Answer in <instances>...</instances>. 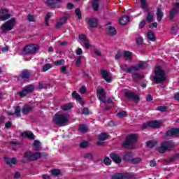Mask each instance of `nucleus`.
Instances as JSON below:
<instances>
[{"label": "nucleus", "instance_id": "obj_21", "mask_svg": "<svg viewBox=\"0 0 179 179\" xmlns=\"http://www.w3.org/2000/svg\"><path fill=\"white\" fill-rule=\"evenodd\" d=\"M157 19L158 22H162V19H163V17L164 16V13H163V8L161 6H159L157 8Z\"/></svg>", "mask_w": 179, "mask_h": 179}, {"label": "nucleus", "instance_id": "obj_28", "mask_svg": "<svg viewBox=\"0 0 179 179\" xmlns=\"http://www.w3.org/2000/svg\"><path fill=\"white\" fill-rule=\"evenodd\" d=\"M143 78H145V76H143L139 73L132 75V79H133L134 82H135L136 83H138V82H139V80H142V79H143Z\"/></svg>", "mask_w": 179, "mask_h": 179}, {"label": "nucleus", "instance_id": "obj_10", "mask_svg": "<svg viewBox=\"0 0 179 179\" xmlns=\"http://www.w3.org/2000/svg\"><path fill=\"white\" fill-rule=\"evenodd\" d=\"M38 51V47L37 45H28L24 48V52L29 55H34Z\"/></svg>", "mask_w": 179, "mask_h": 179}, {"label": "nucleus", "instance_id": "obj_26", "mask_svg": "<svg viewBox=\"0 0 179 179\" xmlns=\"http://www.w3.org/2000/svg\"><path fill=\"white\" fill-rule=\"evenodd\" d=\"M106 31L109 36H115L117 34V30L112 26H109L106 29Z\"/></svg>", "mask_w": 179, "mask_h": 179}, {"label": "nucleus", "instance_id": "obj_8", "mask_svg": "<svg viewBox=\"0 0 179 179\" xmlns=\"http://www.w3.org/2000/svg\"><path fill=\"white\" fill-rule=\"evenodd\" d=\"M134 174L129 173H117L111 176V179H132Z\"/></svg>", "mask_w": 179, "mask_h": 179}, {"label": "nucleus", "instance_id": "obj_44", "mask_svg": "<svg viewBox=\"0 0 179 179\" xmlns=\"http://www.w3.org/2000/svg\"><path fill=\"white\" fill-rule=\"evenodd\" d=\"M51 173L54 177H58L61 174V170L59 169H53L51 171Z\"/></svg>", "mask_w": 179, "mask_h": 179}, {"label": "nucleus", "instance_id": "obj_15", "mask_svg": "<svg viewBox=\"0 0 179 179\" xmlns=\"http://www.w3.org/2000/svg\"><path fill=\"white\" fill-rule=\"evenodd\" d=\"M30 78H31V71L28 69L22 70L21 74L19 76V78L22 80H29Z\"/></svg>", "mask_w": 179, "mask_h": 179}, {"label": "nucleus", "instance_id": "obj_60", "mask_svg": "<svg viewBox=\"0 0 179 179\" xmlns=\"http://www.w3.org/2000/svg\"><path fill=\"white\" fill-rule=\"evenodd\" d=\"M68 20V17L66 16H64L62 18H60L59 20V21H60L61 22L63 23V24H65V23H66V21Z\"/></svg>", "mask_w": 179, "mask_h": 179}, {"label": "nucleus", "instance_id": "obj_52", "mask_svg": "<svg viewBox=\"0 0 179 179\" xmlns=\"http://www.w3.org/2000/svg\"><path fill=\"white\" fill-rule=\"evenodd\" d=\"M64 64H65V60L64 59L57 60L55 62V66H59L61 65H64Z\"/></svg>", "mask_w": 179, "mask_h": 179}, {"label": "nucleus", "instance_id": "obj_55", "mask_svg": "<svg viewBox=\"0 0 179 179\" xmlns=\"http://www.w3.org/2000/svg\"><path fill=\"white\" fill-rule=\"evenodd\" d=\"M76 15L78 16V19L80 20L82 19V12L80 11V9L76 8L75 10Z\"/></svg>", "mask_w": 179, "mask_h": 179}, {"label": "nucleus", "instance_id": "obj_53", "mask_svg": "<svg viewBox=\"0 0 179 179\" xmlns=\"http://www.w3.org/2000/svg\"><path fill=\"white\" fill-rule=\"evenodd\" d=\"M83 157L84 159H90V160H93V155L90 152L85 153Z\"/></svg>", "mask_w": 179, "mask_h": 179}, {"label": "nucleus", "instance_id": "obj_13", "mask_svg": "<svg viewBox=\"0 0 179 179\" xmlns=\"http://www.w3.org/2000/svg\"><path fill=\"white\" fill-rule=\"evenodd\" d=\"M96 94L99 101H101L102 103H106V98L107 93L106 92L104 89L96 90Z\"/></svg>", "mask_w": 179, "mask_h": 179}, {"label": "nucleus", "instance_id": "obj_3", "mask_svg": "<svg viewBox=\"0 0 179 179\" xmlns=\"http://www.w3.org/2000/svg\"><path fill=\"white\" fill-rule=\"evenodd\" d=\"M136 141H138V134H130L126 138L123 146L127 149H135L134 145L136 143Z\"/></svg>", "mask_w": 179, "mask_h": 179}, {"label": "nucleus", "instance_id": "obj_2", "mask_svg": "<svg viewBox=\"0 0 179 179\" xmlns=\"http://www.w3.org/2000/svg\"><path fill=\"white\" fill-rule=\"evenodd\" d=\"M43 156L47 157L48 154L45 152H33L31 151H27L24 155V159H27V160H29V162H34L36 160H38V159H41Z\"/></svg>", "mask_w": 179, "mask_h": 179}, {"label": "nucleus", "instance_id": "obj_54", "mask_svg": "<svg viewBox=\"0 0 179 179\" xmlns=\"http://www.w3.org/2000/svg\"><path fill=\"white\" fill-rule=\"evenodd\" d=\"M80 147L82 148H86L89 147V142L88 141H83L80 143Z\"/></svg>", "mask_w": 179, "mask_h": 179}, {"label": "nucleus", "instance_id": "obj_33", "mask_svg": "<svg viewBox=\"0 0 179 179\" xmlns=\"http://www.w3.org/2000/svg\"><path fill=\"white\" fill-rule=\"evenodd\" d=\"M108 136H110V135L107 133H101L99 135L98 138L99 141H106V139H108Z\"/></svg>", "mask_w": 179, "mask_h": 179}, {"label": "nucleus", "instance_id": "obj_41", "mask_svg": "<svg viewBox=\"0 0 179 179\" xmlns=\"http://www.w3.org/2000/svg\"><path fill=\"white\" fill-rule=\"evenodd\" d=\"M141 162H142V158L141 157L131 158V161H130V162L132 164H138V163H141Z\"/></svg>", "mask_w": 179, "mask_h": 179}, {"label": "nucleus", "instance_id": "obj_9", "mask_svg": "<svg viewBox=\"0 0 179 179\" xmlns=\"http://www.w3.org/2000/svg\"><path fill=\"white\" fill-rule=\"evenodd\" d=\"M34 90V86H33V85H29L24 87L22 91L17 92V94H19L20 97H26L27 94H29V93H33Z\"/></svg>", "mask_w": 179, "mask_h": 179}, {"label": "nucleus", "instance_id": "obj_30", "mask_svg": "<svg viewBox=\"0 0 179 179\" xmlns=\"http://www.w3.org/2000/svg\"><path fill=\"white\" fill-rule=\"evenodd\" d=\"M137 66L139 71H141V69H146V68L149 66V64H148V62H138V65Z\"/></svg>", "mask_w": 179, "mask_h": 179}, {"label": "nucleus", "instance_id": "obj_18", "mask_svg": "<svg viewBox=\"0 0 179 179\" xmlns=\"http://www.w3.org/2000/svg\"><path fill=\"white\" fill-rule=\"evenodd\" d=\"M122 160L124 162H131L134 157V153L132 152L126 151L122 152Z\"/></svg>", "mask_w": 179, "mask_h": 179}, {"label": "nucleus", "instance_id": "obj_16", "mask_svg": "<svg viewBox=\"0 0 179 179\" xmlns=\"http://www.w3.org/2000/svg\"><path fill=\"white\" fill-rule=\"evenodd\" d=\"M0 20L5 21L8 20V19H10V15L9 14V10L6 8H1L0 9Z\"/></svg>", "mask_w": 179, "mask_h": 179}, {"label": "nucleus", "instance_id": "obj_31", "mask_svg": "<svg viewBox=\"0 0 179 179\" xmlns=\"http://www.w3.org/2000/svg\"><path fill=\"white\" fill-rule=\"evenodd\" d=\"M34 150L36 152L41 150V143L37 140H35L34 142Z\"/></svg>", "mask_w": 179, "mask_h": 179}, {"label": "nucleus", "instance_id": "obj_29", "mask_svg": "<svg viewBox=\"0 0 179 179\" xmlns=\"http://www.w3.org/2000/svg\"><path fill=\"white\" fill-rule=\"evenodd\" d=\"M129 22V17L127 15H124L120 19V24H122V25L128 24Z\"/></svg>", "mask_w": 179, "mask_h": 179}, {"label": "nucleus", "instance_id": "obj_37", "mask_svg": "<svg viewBox=\"0 0 179 179\" xmlns=\"http://www.w3.org/2000/svg\"><path fill=\"white\" fill-rule=\"evenodd\" d=\"M146 145H147L148 148L152 149V148H155V146H156V145H157V142L153 141H148L146 142Z\"/></svg>", "mask_w": 179, "mask_h": 179}, {"label": "nucleus", "instance_id": "obj_5", "mask_svg": "<svg viewBox=\"0 0 179 179\" xmlns=\"http://www.w3.org/2000/svg\"><path fill=\"white\" fill-rule=\"evenodd\" d=\"M15 24L16 18H11L10 20L6 21L1 27L3 34H6L7 31H10V30H13Z\"/></svg>", "mask_w": 179, "mask_h": 179}, {"label": "nucleus", "instance_id": "obj_50", "mask_svg": "<svg viewBox=\"0 0 179 179\" xmlns=\"http://www.w3.org/2000/svg\"><path fill=\"white\" fill-rule=\"evenodd\" d=\"M100 3H96V1H92V9L95 11L99 10V6Z\"/></svg>", "mask_w": 179, "mask_h": 179}, {"label": "nucleus", "instance_id": "obj_35", "mask_svg": "<svg viewBox=\"0 0 179 179\" xmlns=\"http://www.w3.org/2000/svg\"><path fill=\"white\" fill-rule=\"evenodd\" d=\"M178 13L177 11H175L174 10H171L169 12V18L170 20H174V17H176V16H177V14Z\"/></svg>", "mask_w": 179, "mask_h": 179}, {"label": "nucleus", "instance_id": "obj_39", "mask_svg": "<svg viewBox=\"0 0 179 179\" xmlns=\"http://www.w3.org/2000/svg\"><path fill=\"white\" fill-rule=\"evenodd\" d=\"M52 68V64L48 63L42 66V69L43 72H47V71H49V69H51Z\"/></svg>", "mask_w": 179, "mask_h": 179}, {"label": "nucleus", "instance_id": "obj_1", "mask_svg": "<svg viewBox=\"0 0 179 179\" xmlns=\"http://www.w3.org/2000/svg\"><path fill=\"white\" fill-rule=\"evenodd\" d=\"M150 80L156 85L164 83L167 80V76L166 71L162 69V66H157L154 69V73L151 75Z\"/></svg>", "mask_w": 179, "mask_h": 179}, {"label": "nucleus", "instance_id": "obj_47", "mask_svg": "<svg viewBox=\"0 0 179 179\" xmlns=\"http://www.w3.org/2000/svg\"><path fill=\"white\" fill-rule=\"evenodd\" d=\"M124 55L125 57V58H127V59H129V61H131L132 59L131 57H132V52H129V51H125L124 53Z\"/></svg>", "mask_w": 179, "mask_h": 179}, {"label": "nucleus", "instance_id": "obj_49", "mask_svg": "<svg viewBox=\"0 0 179 179\" xmlns=\"http://www.w3.org/2000/svg\"><path fill=\"white\" fill-rule=\"evenodd\" d=\"M82 65V56L77 57L76 61V66H80Z\"/></svg>", "mask_w": 179, "mask_h": 179}, {"label": "nucleus", "instance_id": "obj_51", "mask_svg": "<svg viewBox=\"0 0 179 179\" xmlns=\"http://www.w3.org/2000/svg\"><path fill=\"white\" fill-rule=\"evenodd\" d=\"M22 111V109H20V106H17L15 109L14 114L17 115V117H20V112Z\"/></svg>", "mask_w": 179, "mask_h": 179}, {"label": "nucleus", "instance_id": "obj_14", "mask_svg": "<svg viewBox=\"0 0 179 179\" xmlns=\"http://www.w3.org/2000/svg\"><path fill=\"white\" fill-rule=\"evenodd\" d=\"M173 136H179V129L178 128H173L171 130H168L165 135L166 139H170V138Z\"/></svg>", "mask_w": 179, "mask_h": 179}, {"label": "nucleus", "instance_id": "obj_27", "mask_svg": "<svg viewBox=\"0 0 179 179\" xmlns=\"http://www.w3.org/2000/svg\"><path fill=\"white\" fill-rule=\"evenodd\" d=\"M136 72H139V67H138V66H131L128 69V73H132V75H135L138 74Z\"/></svg>", "mask_w": 179, "mask_h": 179}, {"label": "nucleus", "instance_id": "obj_19", "mask_svg": "<svg viewBox=\"0 0 179 179\" xmlns=\"http://www.w3.org/2000/svg\"><path fill=\"white\" fill-rule=\"evenodd\" d=\"M87 23H88L90 27L93 29L94 27H97L99 25V20H97L96 18L91 17L87 19Z\"/></svg>", "mask_w": 179, "mask_h": 179}, {"label": "nucleus", "instance_id": "obj_40", "mask_svg": "<svg viewBox=\"0 0 179 179\" xmlns=\"http://www.w3.org/2000/svg\"><path fill=\"white\" fill-rule=\"evenodd\" d=\"M47 3L48 6H50V8H55L58 2L55 1V0H48Z\"/></svg>", "mask_w": 179, "mask_h": 179}, {"label": "nucleus", "instance_id": "obj_6", "mask_svg": "<svg viewBox=\"0 0 179 179\" xmlns=\"http://www.w3.org/2000/svg\"><path fill=\"white\" fill-rule=\"evenodd\" d=\"M176 146V144L172 141H164L161 143V146L158 148L159 153H166L167 150H171Z\"/></svg>", "mask_w": 179, "mask_h": 179}, {"label": "nucleus", "instance_id": "obj_17", "mask_svg": "<svg viewBox=\"0 0 179 179\" xmlns=\"http://www.w3.org/2000/svg\"><path fill=\"white\" fill-rule=\"evenodd\" d=\"M145 12L147 13V15L145 17V22H148V23H152V22H153V19H155V12L149 10V8L145 10Z\"/></svg>", "mask_w": 179, "mask_h": 179}, {"label": "nucleus", "instance_id": "obj_59", "mask_svg": "<svg viewBox=\"0 0 179 179\" xmlns=\"http://www.w3.org/2000/svg\"><path fill=\"white\" fill-rule=\"evenodd\" d=\"M145 24H146V20H143L140 22V24H139V25H138L139 29H143V28L145 27Z\"/></svg>", "mask_w": 179, "mask_h": 179}, {"label": "nucleus", "instance_id": "obj_25", "mask_svg": "<svg viewBox=\"0 0 179 179\" xmlns=\"http://www.w3.org/2000/svg\"><path fill=\"white\" fill-rule=\"evenodd\" d=\"M21 136L28 138V139H34V134L31 131H25L21 134Z\"/></svg>", "mask_w": 179, "mask_h": 179}, {"label": "nucleus", "instance_id": "obj_45", "mask_svg": "<svg viewBox=\"0 0 179 179\" xmlns=\"http://www.w3.org/2000/svg\"><path fill=\"white\" fill-rule=\"evenodd\" d=\"M127 112L124 110H122L119 111L118 113H117L116 117H118L119 118H122V117H127Z\"/></svg>", "mask_w": 179, "mask_h": 179}, {"label": "nucleus", "instance_id": "obj_56", "mask_svg": "<svg viewBox=\"0 0 179 179\" xmlns=\"http://www.w3.org/2000/svg\"><path fill=\"white\" fill-rule=\"evenodd\" d=\"M172 10H175V12H178V13H179V3H173V8H172Z\"/></svg>", "mask_w": 179, "mask_h": 179}, {"label": "nucleus", "instance_id": "obj_62", "mask_svg": "<svg viewBox=\"0 0 179 179\" xmlns=\"http://www.w3.org/2000/svg\"><path fill=\"white\" fill-rule=\"evenodd\" d=\"M64 26V23L61 22V21H58L56 24L55 28L56 29H60V27H62Z\"/></svg>", "mask_w": 179, "mask_h": 179}, {"label": "nucleus", "instance_id": "obj_58", "mask_svg": "<svg viewBox=\"0 0 179 179\" xmlns=\"http://www.w3.org/2000/svg\"><path fill=\"white\" fill-rule=\"evenodd\" d=\"M158 111H161L162 113H164L167 111V107L166 106H159L157 108Z\"/></svg>", "mask_w": 179, "mask_h": 179}, {"label": "nucleus", "instance_id": "obj_38", "mask_svg": "<svg viewBox=\"0 0 179 179\" xmlns=\"http://www.w3.org/2000/svg\"><path fill=\"white\" fill-rule=\"evenodd\" d=\"M148 40H150V41H156V36H155V33H153V31H148Z\"/></svg>", "mask_w": 179, "mask_h": 179}, {"label": "nucleus", "instance_id": "obj_32", "mask_svg": "<svg viewBox=\"0 0 179 179\" xmlns=\"http://www.w3.org/2000/svg\"><path fill=\"white\" fill-rule=\"evenodd\" d=\"M16 162H17L16 158H8L6 159V163L8 166H12V164H16Z\"/></svg>", "mask_w": 179, "mask_h": 179}, {"label": "nucleus", "instance_id": "obj_22", "mask_svg": "<svg viewBox=\"0 0 179 179\" xmlns=\"http://www.w3.org/2000/svg\"><path fill=\"white\" fill-rule=\"evenodd\" d=\"M31 111H33V106H31L30 105H24L22 109V114H24L25 115L31 113Z\"/></svg>", "mask_w": 179, "mask_h": 179}, {"label": "nucleus", "instance_id": "obj_11", "mask_svg": "<svg viewBox=\"0 0 179 179\" xmlns=\"http://www.w3.org/2000/svg\"><path fill=\"white\" fill-rule=\"evenodd\" d=\"M124 96L129 100H133L135 103H139L141 99L139 98V95L134 92H126L124 93Z\"/></svg>", "mask_w": 179, "mask_h": 179}, {"label": "nucleus", "instance_id": "obj_61", "mask_svg": "<svg viewBox=\"0 0 179 179\" xmlns=\"http://www.w3.org/2000/svg\"><path fill=\"white\" fill-rule=\"evenodd\" d=\"M120 68L122 70L124 71V72H126V71H127V72H128V69H129V68H128L127 64H123V65L120 66Z\"/></svg>", "mask_w": 179, "mask_h": 179}, {"label": "nucleus", "instance_id": "obj_63", "mask_svg": "<svg viewBox=\"0 0 179 179\" xmlns=\"http://www.w3.org/2000/svg\"><path fill=\"white\" fill-rule=\"evenodd\" d=\"M20 177H22V174L20 173V172H15V173L14 174V178L19 179L20 178Z\"/></svg>", "mask_w": 179, "mask_h": 179}, {"label": "nucleus", "instance_id": "obj_24", "mask_svg": "<svg viewBox=\"0 0 179 179\" xmlns=\"http://www.w3.org/2000/svg\"><path fill=\"white\" fill-rule=\"evenodd\" d=\"M110 159H112V160H113V162H115V163H117V164H120V163H121L122 162L121 157H120L116 153L110 154Z\"/></svg>", "mask_w": 179, "mask_h": 179}, {"label": "nucleus", "instance_id": "obj_34", "mask_svg": "<svg viewBox=\"0 0 179 179\" xmlns=\"http://www.w3.org/2000/svg\"><path fill=\"white\" fill-rule=\"evenodd\" d=\"M87 126L86 124H80L78 127L79 132H82L83 134H85L88 131Z\"/></svg>", "mask_w": 179, "mask_h": 179}, {"label": "nucleus", "instance_id": "obj_20", "mask_svg": "<svg viewBox=\"0 0 179 179\" xmlns=\"http://www.w3.org/2000/svg\"><path fill=\"white\" fill-rule=\"evenodd\" d=\"M101 75L102 76V79H104L106 82H108V83H110L112 80L111 77H110V73H108L107 71L104 69L101 70Z\"/></svg>", "mask_w": 179, "mask_h": 179}, {"label": "nucleus", "instance_id": "obj_48", "mask_svg": "<svg viewBox=\"0 0 179 179\" xmlns=\"http://www.w3.org/2000/svg\"><path fill=\"white\" fill-rule=\"evenodd\" d=\"M178 31V25H173L171 30V34H177Z\"/></svg>", "mask_w": 179, "mask_h": 179}, {"label": "nucleus", "instance_id": "obj_36", "mask_svg": "<svg viewBox=\"0 0 179 179\" xmlns=\"http://www.w3.org/2000/svg\"><path fill=\"white\" fill-rule=\"evenodd\" d=\"M140 3L142 9H143L144 10H147V9H149V7H148V0H140Z\"/></svg>", "mask_w": 179, "mask_h": 179}, {"label": "nucleus", "instance_id": "obj_4", "mask_svg": "<svg viewBox=\"0 0 179 179\" xmlns=\"http://www.w3.org/2000/svg\"><path fill=\"white\" fill-rule=\"evenodd\" d=\"M55 125H59V127H65L66 122H68V117L65 114L56 113L52 120Z\"/></svg>", "mask_w": 179, "mask_h": 179}, {"label": "nucleus", "instance_id": "obj_12", "mask_svg": "<svg viewBox=\"0 0 179 179\" xmlns=\"http://www.w3.org/2000/svg\"><path fill=\"white\" fill-rule=\"evenodd\" d=\"M78 38L80 41V43L83 44L87 50L92 47V45L90 43V41L86 37V35L81 34L79 35Z\"/></svg>", "mask_w": 179, "mask_h": 179}, {"label": "nucleus", "instance_id": "obj_7", "mask_svg": "<svg viewBox=\"0 0 179 179\" xmlns=\"http://www.w3.org/2000/svg\"><path fill=\"white\" fill-rule=\"evenodd\" d=\"M162 127V122L157 120H152L142 126L143 129H146L147 128H155L158 129Z\"/></svg>", "mask_w": 179, "mask_h": 179}, {"label": "nucleus", "instance_id": "obj_23", "mask_svg": "<svg viewBox=\"0 0 179 179\" xmlns=\"http://www.w3.org/2000/svg\"><path fill=\"white\" fill-rule=\"evenodd\" d=\"M72 97L75 99V100H77V101L80 104H83V98L80 97V95L76 92V91H73L72 93Z\"/></svg>", "mask_w": 179, "mask_h": 179}, {"label": "nucleus", "instance_id": "obj_46", "mask_svg": "<svg viewBox=\"0 0 179 179\" xmlns=\"http://www.w3.org/2000/svg\"><path fill=\"white\" fill-rule=\"evenodd\" d=\"M71 108H72V103H67L62 106V109L64 110V111H68V110H71Z\"/></svg>", "mask_w": 179, "mask_h": 179}, {"label": "nucleus", "instance_id": "obj_57", "mask_svg": "<svg viewBox=\"0 0 179 179\" xmlns=\"http://www.w3.org/2000/svg\"><path fill=\"white\" fill-rule=\"evenodd\" d=\"M103 163L106 166H110V164H111V159H110L108 157H106L103 160Z\"/></svg>", "mask_w": 179, "mask_h": 179}, {"label": "nucleus", "instance_id": "obj_64", "mask_svg": "<svg viewBox=\"0 0 179 179\" xmlns=\"http://www.w3.org/2000/svg\"><path fill=\"white\" fill-rule=\"evenodd\" d=\"M61 72L65 73L66 75L68 74V71H66V66H63L61 67Z\"/></svg>", "mask_w": 179, "mask_h": 179}, {"label": "nucleus", "instance_id": "obj_43", "mask_svg": "<svg viewBox=\"0 0 179 179\" xmlns=\"http://www.w3.org/2000/svg\"><path fill=\"white\" fill-rule=\"evenodd\" d=\"M50 19H51V13H48L45 18V24H46V26L50 25Z\"/></svg>", "mask_w": 179, "mask_h": 179}, {"label": "nucleus", "instance_id": "obj_42", "mask_svg": "<svg viewBox=\"0 0 179 179\" xmlns=\"http://www.w3.org/2000/svg\"><path fill=\"white\" fill-rule=\"evenodd\" d=\"M48 87H50V84L41 83H38V89H40V90H41V89H48Z\"/></svg>", "mask_w": 179, "mask_h": 179}]
</instances>
